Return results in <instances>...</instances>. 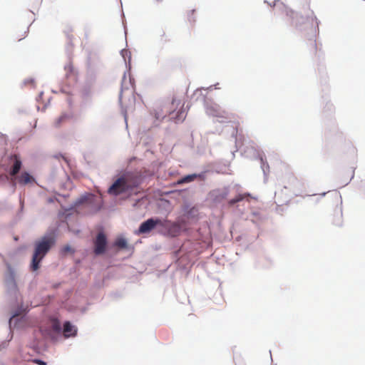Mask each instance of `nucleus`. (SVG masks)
I'll return each instance as SVG.
<instances>
[{"label": "nucleus", "instance_id": "nucleus-20", "mask_svg": "<svg viewBox=\"0 0 365 365\" xmlns=\"http://www.w3.org/2000/svg\"><path fill=\"white\" fill-rule=\"evenodd\" d=\"M71 250V247H70V246H68V245L65 246V247H63V251L65 253L68 252H70Z\"/></svg>", "mask_w": 365, "mask_h": 365}, {"label": "nucleus", "instance_id": "nucleus-9", "mask_svg": "<svg viewBox=\"0 0 365 365\" xmlns=\"http://www.w3.org/2000/svg\"><path fill=\"white\" fill-rule=\"evenodd\" d=\"M34 181V178L28 173H22L19 178V182L21 185H26Z\"/></svg>", "mask_w": 365, "mask_h": 365}, {"label": "nucleus", "instance_id": "nucleus-24", "mask_svg": "<svg viewBox=\"0 0 365 365\" xmlns=\"http://www.w3.org/2000/svg\"><path fill=\"white\" fill-rule=\"evenodd\" d=\"M155 1H157V2H160V1H162L163 0H155Z\"/></svg>", "mask_w": 365, "mask_h": 365}, {"label": "nucleus", "instance_id": "nucleus-15", "mask_svg": "<svg viewBox=\"0 0 365 365\" xmlns=\"http://www.w3.org/2000/svg\"><path fill=\"white\" fill-rule=\"evenodd\" d=\"M27 32L28 31L26 29H24L22 32L16 31L14 34V39L17 41H21L26 36Z\"/></svg>", "mask_w": 365, "mask_h": 365}, {"label": "nucleus", "instance_id": "nucleus-1", "mask_svg": "<svg viewBox=\"0 0 365 365\" xmlns=\"http://www.w3.org/2000/svg\"><path fill=\"white\" fill-rule=\"evenodd\" d=\"M141 183L140 175L134 173H127L118 178L109 187L108 192L113 195L130 193Z\"/></svg>", "mask_w": 365, "mask_h": 365}, {"label": "nucleus", "instance_id": "nucleus-11", "mask_svg": "<svg viewBox=\"0 0 365 365\" xmlns=\"http://www.w3.org/2000/svg\"><path fill=\"white\" fill-rule=\"evenodd\" d=\"M70 118L68 114H62L54 122V126L58 128L62 123L66 122Z\"/></svg>", "mask_w": 365, "mask_h": 365}, {"label": "nucleus", "instance_id": "nucleus-5", "mask_svg": "<svg viewBox=\"0 0 365 365\" xmlns=\"http://www.w3.org/2000/svg\"><path fill=\"white\" fill-rule=\"evenodd\" d=\"M61 331V326L60 322L53 319L51 320V329L48 330H43L42 334L51 340H56V335H58Z\"/></svg>", "mask_w": 365, "mask_h": 365}, {"label": "nucleus", "instance_id": "nucleus-16", "mask_svg": "<svg viewBox=\"0 0 365 365\" xmlns=\"http://www.w3.org/2000/svg\"><path fill=\"white\" fill-rule=\"evenodd\" d=\"M195 9H192V10H190L189 11H187V18L188 19V21L191 23H194L195 21Z\"/></svg>", "mask_w": 365, "mask_h": 365}, {"label": "nucleus", "instance_id": "nucleus-12", "mask_svg": "<svg viewBox=\"0 0 365 365\" xmlns=\"http://www.w3.org/2000/svg\"><path fill=\"white\" fill-rule=\"evenodd\" d=\"M93 199V195L91 194H86L81 196L76 202V205L83 204L84 202H91Z\"/></svg>", "mask_w": 365, "mask_h": 365}, {"label": "nucleus", "instance_id": "nucleus-21", "mask_svg": "<svg viewBox=\"0 0 365 365\" xmlns=\"http://www.w3.org/2000/svg\"><path fill=\"white\" fill-rule=\"evenodd\" d=\"M290 180H292L293 181H296L297 178L294 176L290 177Z\"/></svg>", "mask_w": 365, "mask_h": 365}, {"label": "nucleus", "instance_id": "nucleus-19", "mask_svg": "<svg viewBox=\"0 0 365 365\" xmlns=\"http://www.w3.org/2000/svg\"><path fill=\"white\" fill-rule=\"evenodd\" d=\"M34 362L38 365H46V362L41 361L40 359H35Z\"/></svg>", "mask_w": 365, "mask_h": 365}, {"label": "nucleus", "instance_id": "nucleus-22", "mask_svg": "<svg viewBox=\"0 0 365 365\" xmlns=\"http://www.w3.org/2000/svg\"><path fill=\"white\" fill-rule=\"evenodd\" d=\"M279 195V192H275V197H277V195Z\"/></svg>", "mask_w": 365, "mask_h": 365}, {"label": "nucleus", "instance_id": "nucleus-18", "mask_svg": "<svg viewBox=\"0 0 365 365\" xmlns=\"http://www.w3.org/2000/svg\"><path fill=\"white\" fill-rule=\"evenodd\" d=\"M310 46H311L312 48L313 49V51L316 52V51H317V43H316V41H312L311 43H310Z\"/></svg>", "mask_w": 365, "mask_h": 365}, {"label": "nucleus", "instance_id": "nucleus-7", "mask_svg": "<svg viewBox=\"0 0 365 365\" xmlns=\"http://www.w3.org/2000/svg\"><path fill=\"white\" fill-rule=\"evenodd\" d=\"M76 329L69 322H66L63 326V334L66 337L75 336L76 334Z\"/></svg>", "mask_w": 365, "mask_h": 365}, {"label": "nucleus", "instance_id": "nucleus-10", "mask_svg": "<svg viewBox=\"0 0 365 365\" xmlns=\"http://www.w3.org/2000/svg\"><path fill=\"white\" fill-rule=\"evenodd\" d=\"M248 197H250L249 193L239 194L235 198L229 200L228 203L230 205H234L235 203L239 202Z\"/></svg>", "mask_w": 365, "mask_h": 365}, {"label": "nucleus", "instance_id": "nucleus-14", "mask_svg": "<svg viewBox=\"0 0 365 365\" xmlns=\"http://www.w3.org/2000/svg\"><path fill=\"white\" fill-rule=\"evenodd\" d=\"M114 245L120 249H125L127 248V241L123 237H119L117 238L116 240L115 241Z\"/></svg>", "mask_w": 365, "mask_h": 365}, {"label": "nucleus", "instance_id": "nucleus-23", "mask_svg": "<svg viewBox=\"0 0 365 365\" xmlns=\"http://www.w3.org/2000/svg\"><path fill=\"white\" fill-rule=\"evenodd\" d=\"M175 99H173L172 104H174V103H175Z\"/></svg>", "mask_w": 365, "mask_h": 365}, {"label": "nucleus", "instance_id": "nucleus-8", "mask_svg": "<svg viewBox=\"0 0 365 365\" xmlns=\"http://www.w3.org/2000/svg\"><path fill=\"white\" fill-rule=\"evenodd\" d=\"M15 160L14 163L10 170V175L11 176L16 175L20 170L21 167V162L16 155H14Z\"/></svg>", "mask_w": 365, "mask_h": 365}, {"label": "nucleus", "instance_id": "nucleus-13", "mask_svg": "<svg viewBox=\"0 0 365 365\" xmlns=\"http://www.w3.org/2000/svg\"><path fill=\"white\" fill-rule=\"evenodd\" d=\"M196 178H197V175H195V174L186 175L184 178L180 179L178 181V184L181 185V184H184V183L190 182L193 181Z\"/></svg>", "mask_w": 365, "mask_h": 365}, {"label": "nucleus", "instance_id": "nucleus-6", "mask_svg": "<svg viewBox=\"0 0 365 365\" xmlns=\"http://www.w3.org/2000/svg\"><path fill=\"white\" fill-rule=\"evenodd\" d=\"M165 224L163 222V220L160 219H153L150 218L146 221L143 222L138 229V234H145L150 232L152 230L155 228V226Z\"/></svg>", "mask_w": 365, "mask_h": 365}, {"label": "nucleus", "instance_id": "nucleus-2", "mask_svg": "<svg viewBox=\"0 0 365 365\" xmlns=\"http://www.w3.org/2000/svg\"><path fill=\"white\" fill-rule=\"evenodd\" d=\"M55 240L52 237H43L34 243V250L30 264L31 269L34 272L40 268V263L51 247L54 245Z\"/></svg>", "mask_w": 365, "mask_h": 365}, {"label": "nucleus", "instance_id": "nucleus-17", "mask_svg": "<svg viewBox=\"0 0 365 365\" xmlns=\"http://www.w3.org/2000/svg\"><path fill=\"white\" fill-rule=\"evenodd\" d=\"M175 222H180V227H181L182 230V227L186 225V220L182 217H179L178 219V220L175 221Z\"/></svg>", "mask_w": 365, "mask_h": 365}, {"label": "nucleus", "instance_id": "nucleus-4", "mask_svg": "<svg viewBox=\"0 0 365 365\" xmlns=\"http://www.w3.org/2000/svg\"><path fill=\"white\" fill-rule=\"evenodd\" d=\"M94 249L93 252L96 255H103L107 247V237L106 235L101 232H99L93 241Z\"/></svg>", "mask_w": 365, "mask_h": 365}, {"label": "nucleus", "instance_id": "nucleus-3", "mask_svg": "<svg viewBox=\"0 0 365 365\" xmlns=\"http://www.w3.org/2000/svg\"><path fill=\"white\" fill-rule=\"evenodd\" d=\"M165 224L160 225V227L163 229L164 235L175 237L180 235L182 230L180 227V222H171L168 220H163Z\"/></svg>", "mask_w": 365, "mask_h": 365}]
</instances>
